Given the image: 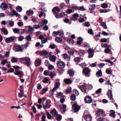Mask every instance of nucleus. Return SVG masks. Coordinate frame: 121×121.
I'll return each mask as SVG.
<instances>
[{"label":"nucleus","instance_id":"1","mask_svg":"<svg viewBox=\"0 0 121 121\" xmlns=\"http://www.w3.org/2000/svg\"><path fill=\"white\" fill-rule=\"evenodd\" d=\"M30 43L28 42H26L25 44L22 45L21 46L15 44L14 45V48L15 51L16 52H21L22 51V48H24L25 47L27 48L28 46V45L30 44Z\"/></svg>","mask_w":121,"mask_h":121},{"label":"nucleus","instance_id":"2","mask_svg":"<svg viewBox=\"0 0 121 121\" xmlns=\"http://www.w3.org/2000/svg\"><path fill=\"white\" fill-rule=\"evenodd\" d=\"M21 61L22 63L24 64V65L29 66L30 65V60L29 58L27 57H24L23 58H21Z\"/></svg>","mask_w":121,"mask_h":121},{"label":"nucleus","instance_id":"3","mask_svg":"<svg viewBox=\"0 0 121 121\" xmlns=\"http://www.w3.org/2000/svg\"><path fill=\"white\" fill-rule=\"evenodd\" d=\"M17 38L14 36H11L9 37L6 38L5 41L7 43H9L10 42H14L16 41Z\"/></svg>","mask_w":121,"mask_h":121},{"label":"nucleus","instance_id":"4","mask_svg":"<svg viewBox=\"0 0 121 121\" xmlns=\"http://www.w3.org/2000/svg\"><path fill=\"white\" fill-rule=\"evenodd\" d=\"M57 65L59 69H63L65 66V64L63 61H59L57 62Z\"/></svg>","mask_w":121,"mask_h":121},{"label":"nucleus","instance_id":"5","mask_svg":"<svg viewBox=\"0 0 121 121\" xmlns=\"http://www.w3.org/2000/svg\"><path fill=\"white\" fill-rule=\"evenodd\" d=\"M91 70L87 67H86L83 70V73L85 74L86 77H89L90 76V72Z\"/></svg>","mask_w":121,"mask_h":121},{"label":"nucleus","instance_id":"6","mask_svg":"<svg viewBox=\"0 0 121 121\" xmlns=\"http://www.w3.org/2000/svg\"><path fill=\"white\" fill-rule=\"evenodd\" d=\"M72 108L74 111L75 112L78 111L80 109V106L76 103L73 104L72 106Z\"/></svg>","mask_w":121,"mask_h":121},{"label":"nucleus","instance_id":"7","mask_svg":"<svg viewBox=\"0 0 121 121\" xmlns=\"http://www.w3.org/2000/svg\"><path fill=\"white\" fill-rule=\"evenodd\" d=\"M41 54L40 56H45L46 57H48L49 56V55H50V53H48L46 50L41 51Z\"/></svg>","mask_w":121,"mask_h":121},{"label":"nucleus","instance_id":"8","mask_svg":"<svg viewBox=\"0 0 121 121\" xmlns=\"http://www.w3.org/2000/svg\"><path fill=\"white\" fill-rule=\"evenodd\" d=\"M84 100L85 103L89 104L91 102L92 99L90 96H86Z\"/></svg>","mask_w":121,"mask_h":121},{"label":"nucleus","instance_id":"9","mask_svg":"<svg viewBox=\"0 0 121 121\" xmlns=\"http://www.w3.org/2000/svg\"><path fill=\"white\" fill-rule=\"evenodd\" d=\"M94 51V50L92 49L91 48L88 50L87 52L89 53V56H88L89 58H91L93 57V53Z\"/></svg>","mask_w":121,"mask_h":121},{"label":"nucleus","instance_id":"10","mask_svg":"<svg viewBox=\"0 0 121 121\" xmlns=\"http://www.w3.org/2000/svg\"><path fill=\"white\" fill-rule=\"evenodd\" d=\"M79 14L77 13H74L73 14L72 17H70V20L71 21H75L77 20V18L78 17Z\"/></svg>","mask_w":121,"mask_h":121},{"label":"nucleus","instance_id":"11","mask_svg":"<svg viewBox=\"0 0 121 121\" xmlns=\"http://www.w3.org/2000/svg\"><path fill=\"white\" fill-rule=\"evenodd\" d=\"M28 27L29 28L28 30L20 29V31H21L20 32L22 34H23L25 32L30 33V26H29Z\"/></svg>","mask_w":121,"mask_h":121},{"label":"nucleus","instance_id":"12","mask_svg":"<svg viewBox=\"0 0 121 121\" xmlns=\"http://www.w3.org/2000/svg\"><path fill=\"white\" fill-rule=\"evenodd\" d=\"M59 107L60 108V111L62 112H64L66 111V105L63 104L62 105H60Z\"/></svg>","mask_w":121,"mask_h":121},{"label":"nucleus","instance_id":"13","mask_svg":"<svg viewBox=\"0 0 121 121\" xmlns=\"http://www.w3.org/2000/svg\"><path fill=\"white\" fill-rule=\"evenodd\" d=\"M84 118L86 121H91L92 117L91 115H86L84 117Z\"/></svg>","mask_w":121,"mask_h":121},{"label":"nucleus","instance_id":"14","mask_svg":"<svg viewBox=\"0 0 121 121\" xmlns=\"http://www.w3.org/2000/svg\"><path fill=\"white\" fill-rule=\"evenodd\" d=\"M107 95H108V98L111 100H112L113 99L112 98V91L111 90H108V92L107 93Z\"/></svg>","mask_w":121,"mask_h":121},{"label":"nucleus","instance_id":"15","mask_svg":"<svg viewBox=\"0 0 121 121\" xmlns=\"http://www.w3.org/2000/svg\"><path fill=\"white\" fill-rule=\"evenodd\" d=\"M60 11V9L57 6L55 7L52 9V12L56 14L58 13Z\"/></svg>","mask_w":121,"mask_h":121},{"label":"nucleus","instance_id":"16","mask_svg":"<svg viewBox=\"0 0 121 121\" xmlns=\"http://www.w3.org/2000/svg\"><path fill=\"white\" fill-rule=\"evenodd\" d=\"M41 60L37 58L35 61V64L36 66H39L41 64Z\"/></svg>","mask_w":121,"mask_h":121},{"label":"nucleus","instance_id":"17","mask_svg":"<svg viewBox=\"0 0 121 121\" xmlns=\"http://www.w3.org/2000/svg\"><path fill=\"white\" fill-rule=\"evenodd\" d=\"M79 88L84 93H86L87 91V88L86 86L84 85H83L80 86Z\"/></svg>","mask_w":121,"mask_h":121},{"label":"nucleus","instance_id":"18","mask_svg":"<svg viewBox=\"0 0 121 121\" xmlns=\"http://www.w3.org/2000/svg\"><path fill=\"white\" fill-rule=\"evenodd\" d=\"M49 59L50 60L53 62L55 61L56 60V57L54 55H49Z\"/></svg>","mask_w":121,"mask_h":121},{"label":"nucleus","instance_id":"19","mask_svg":"<svg viewBox=\"0 0 121 121\" xmlns=\"http://www.w3.org/2000/svg\"><path fill=\"white\" fill-rule=\"evenodd\" d=\"M50 112L53 116H56L58 114V112L55 109H54L51 110Z\"/></svg>","mask_w":121,"mask_h":121},{"label":"nucleus","instance_id":"20","mask_svg":"<svg viewBox=\"0 0 121 121\" xmlns=\"http://www.w3.org/2000/svg\"><path fill=\"white\" fill-rule=\"evenodd\" d=\"M0 7L3 10H4L8 7L7 5L5 3H3L1 4Z\"/></svg>","mask_w":121,"mask_h":121},{"label":"nucleus","instance_id":"21","mask_svg":"<svg viewBox=\"0 0 121 121\" xmlns=\"http://www.w3.org/2000/svg\"><path fill=\"white\" fill-rule=\"evenodd\" d=\"M96 5L95 4L90 5L89 6V9L90 11H92L95 9Z\"/></svg>","mask_w":121,"mask_h":121},{"label":"nucleus","instance_id":"22","mask_svg":"<svg viewBox=\"0 0 121 121\" xmlns=\"http://www.w3.org/2000/svg\"><path fill=\"white\" fill-rule=\"evenodd\" d=\"M78 40L77 42V44L80 45L82 44V42L83 40L82 39L81 37H79L78 38Z\"/></svg>","mask_w":121,"mask_h":121},{"label":"nucleus","instance_id":"23","mask_svg":"<svg viewBox=\"0 0 121 121\" xmlns=\"http://www.w3.org/2000/svg\"><path fill=\"white\" fill-rule=\"evenodd\" d=\"M64 82L65 84H69L71 83L72 82V81L70 79H66L64 80Z\"/></svg>","mask_w":121,"mask_h":121},{"label":"nucleus","instance_id":"24","mask_svg":"<svg viewBox=\"0 0 121 121\" xmlns=\"http://www.w3.org/2000/svg\"><path fill=\"white\" fill-rule=\"evenodd\" d=\"M55 40L56 42L60 43L62 42V40L61 38L57 37L55 39Z\"/></svg>","mask_w":121,"mask_h":121},{"label":"nucleus","instance_id":"25","mask_svg":"<svg viewBox=\"0 0 121 121\" xmlns=\"http://www.w3.org/2000/svg\"><path fill=\"white\" fill-rule=\"evenodd\" d=\"M96 76L99 77L101 76L102 75V73L101 70H100L98 71L96 73Z\"/></svg>","mask_w":121,"mask_h":121},{"label":"nucleus","instance_id":"26","mask_svg":"<svg viewBox=\"0 0 121 121\" xmlns=\"http://www.w3.org/2000/svg\"><path fill=\"white\" fill-rule=\"evenodd\" d=\"M14 74L17 75H23V72L20 71H17V72H14Z\"/></svg>","mask_w":121,"mask_h":121},{"label":"nucleus","instance_id":"27","mask_svg":"<svg viewBox=\"0 0 121 121\" xmlns=\"http://www.w3.org/2000/svg\"><path fill=\"white\" fill-rule=\"evenodd\" d=\"M56 119L58 121H60L62 119V116L60 115H58L57 114L56 116H55Z\"/></svg>","mask_w":121,"mask_h":121},{"label":"nucleus","instance_id":"28","mask_svg":"<svg viewBox=\"0 0 121 121\" xmlns=\"http://www.w3.org/2000/svg\"><path fill=\"white\" fill-rule=\"evenodd\" d=\"M97 113L98 115L101 116L103 115V112L102 110L99 109L97 111Z\"/></svg>","mask_w":121,"mask_h":121},{"label":"nucleus","instance_id":"29","mask_svg":"<svg viewBox=\"0 0 121 121\" xmlns=\"http://www.w3.org/2000/svg\"><path fill=\"white\" fill-rule=\"evenodd\" d=\"M67 41L68 43L70 44H72L74 43V40L71 39H68Z\"/></svg>","mask_w":121,"mask_h":121},{"label":"nucleus","instance_id":"30","mask_svg":"<svg viewBox=\"0 0 121 121\" xmlns=\"http://www.w3.org/2000/svg\"><path fill=\"white\" fill-rule=\"evenodd\" d=\"M58 35L61 37H63L64 35L63 31L61 30L58 31Z\"/></svg>","mask_w":121,"mask_h":121},{"label":"nucleus","instance_id":"31","mask_svg":"<svg viewBox=\"0 0 121 121\" xmlns=\"http://www.w3.org/2000/svg\"><path fill=\"white\" fill-rule=\"evenodd\" d=\"M1 31H2L3 32L4 35H7L8 34V31L6 30V29L5 28L2 29H1Z\"/></svg>","mask_w":121,"mask_h":121},{"label":"nucleus","instance_id":"32","mask_svg":"<svg viewBox=\"0 0 121 121\" xmlns=\"http://www.w3.org/2000/svg\"><path fill=\"white\" fill-rule=\"evenodd\" d=\"M68 73L70 76H72L74 74V72L71 70H69L67 72Z\"/></svg>","mask_w":121,"mask_h":121},{"label":"nucleus","instance_id":"33","mask_svg":"<svg viewBox=\"0 0 121 121\" xmlns=\"http://www.w3.org/2000/svg\"><path fill=\"white\" fill-rule=\"evenodd\" d=\"M84 51L82 50H81L78 53V54L81 56H83L85 54Z\"/></svg>","mask_w":121,"mask_h":121},{"label":"nucleus","instance_id":"34","mask_svg":"<svg viewBox=\"0 0 121 121\" xmlns=\"http://www.w3.org/2000/svg\"><path fill=\"white\" fill-rule=\"evenodd\" d=\"M11 61L12 63L17 62L18 61V60L17 58L13 57L11 59Z\"/></svg>","mask_w":121,"mask_h":121},{"label":"nucleus","instance_id":"35","mask_svg":"<svg viewBox=\"0 0 121 121\" xmlns=\"http://www.w3.org/2000/svg\"><path fill=\"white\" fill-rule=\"evenodd\" d=\"M43 107L44 109H45V108L48 109L51 106V105L50 104L48 105V104H46L45 105L43 104Z\"/></svg>","mask_w":121,"mask_h":121},{"label":"nucleus","instance_id":"36","mask_svg":"<svg viewBox=\"0 0 121 121\" xmlns=\"http://www.w3.org/2000/svg\"><path fill=\"white\" fill-rule=\"evenodd\" d=\"M63 57L65 59H66L67 58L70 59V57L69 56H68V55L66 54H64L62 55Z\"/></svg>","mask_w":121,"mask_h":121},{"label":"nucleus","instance_id":"37","mask_svg":"<svg viewBox=\"0 0 121 121\" xmlns=\"http://www.w3.org/2000/svg\"><path fill=\"white\" fill-rule=\"evenodd\" d=\"M83 25L85 26L88 27L90 26V24L88 22H87L83 23Z\"/></svg>","mask_w":121,"mask_h":121},{"label":"nucleus","instance_id":"38","mask_svg":"<svg viewBox=\"0 0 121 121\" xmlns=\"http://www.w3.org/2000/svg\"><path fill=\"white\" fill-rule=\"evenodd\" d=\"M101 25L104 28L107 29V27L106 25V23L105 22H102L101 24Z\"/></svg>","mask_w":121,"mask_h":121},{"label":"nucleus","instance_id":"39","mask_svg":"<svg viewBox=\"0 0 121 121\" xmlns=\"http://www.w3.org/2000/svg\"><path fill=\"white\" fill-rule=\"evenodd\" d=\"M13 15L17 17H18L19 16V14L14 10H13L12 11Z\"/></svg>","mask_w":121,"mask_h":121},{"label":"nucleus","instance_id":"40","mask_svg":"<svg viewBox=\"0 0 121 121\" xmlns=\"http://www.w3.org/2000/svg\"><path fill=\"white\" fill-rule=\"evenodd\" d=\"M108 6V5L106 3H104L102 4L101 7L104 9H106L107 8Z\"/></svg>","mask_w":121,"mask_h":121},{"label":"nucleus","instance_id":"41","mask_svg":"<svg viewBox=\"0 0 121 121\" xmlns=\"http://www.w3.org/2000/svg\"><path fill=\"white\" fill-rule=\"evenodd\" d=\"M22 7L19 6H18L16 8V10L18 12H21L22 10Z\"/></svg>","mask_w":121,"mask_h":121},{"label":"nucleus","instance_id":"42","mask_svg":"<svg viewBox=\"0 0 121 121\" xmlns=\"http://www.w3.org/2000/svg\"><path fill=\"white\" fill-rule=\"evenodd\" d=\"M48 90V88H43L42 90V94L43 95L45 94L47 91Z\"/></svg>","mask_w":121,"mask_h":121},{"label":"nucleus","instance_id":"43","mask_svg":"<svg viewBox=\"0 0 121 121\" xmlns=\"http://www.w3.org/2000/svg\"><path fill=\"white\" fill-rule=\"evenodd\" d=\"M55 74L54 72H51L49 73V76L51 78H53Z\"/></svg>","mask_w":121,"mask_h":121},{"label":"nucleus","instance_id":"44","mask_svg":"<svg viewBox=\"0 0 121 121\" xmlns=\"http://www.w3.org/2000/svg\"><path fill=\"white\" fill-rule=\"evenodd\" d=\"M63 96V94L61 92L58 93H57V97L59 98H60L62 97Z\"/></svg>","mask_w":121,"mask_h":121},{"label":"nucleus","instance_id":"45","mask_svg":"<svg viewBox=\"0 0 121 121\" xmlns=\"http://www.w3.org/2000/svg\"><path fill=\"white\" fill-rule=\"evenodd\" d=\"M109 11V9H101L100 10V12L101 13H105L108 12Z\"/></svg>","mask_w":121,"mask_h":121},{"label":"nucleus","instance_id":"46","mask_svg":"<svg viewBox=\"0 0 121 121\" xmlns=\"http://www.w3.org/2000/svg\"><path fill=\"white\" fill-rule=\"evenodd\" d=\"M70 98L73 101H75L76 99V97L75 95L74 94L71 95Z\"/></svg>","mask_w":121,"mask_h":121},{"label":"nucleus","instance_id":"47","mask_svg":"<svg viewBox=\"0 0 121 121\" xmlns=\"http://www.w3.org/2000/svg\"><path fill=\"white\" fill-rule=\"evenodd\" d=\"M74 61L76 62H78L80 61V58L79 57H77L75 58L74 59Z\"/></svg>","mask_w":121,"mask_h":121},{"label":"nucleus","instance_id":"48","mask_svg":"<svg viewBox=\"0 0 121 121\" xmlns=\"http://www.w3.org/2000/svg\"><path fill=\"white\" fill-rule=\"evenodd\" d=\"M88 33L90 35H92L94 34L93 31L91 29H90L88 30Z\"/></svg>","mask_w":121,"mask_h":121},{"label":"nucleus","instance_id":"49","mask_svg":"<svg viewBox=\"0 0 121 121\" xmlns=\"http://www.w3.org/2000/svg\"><path fill=\"white\" fill-rule=\"evenodd\" d=\"M13 31L15 33H17L19 32V30L17 28H14L13 30Z\"/></svg>","mask_w":121,"mask_h":121},{"label":"nucleus","instance_id":"50","mask_svg":"<svg viewBox=\"0 0 121 121\" xmlns=\"http://www.w3.org/2000/svg\"><path fill=\"white\" fill-rule=\"evenodd\" d=\"M25 39L26 40L28 41L27 42H28L29 43L28 41H29L30 40V35H29L27 36H26L25 37Z\"/></svg>","mask_w":121,"mask_h":121},{"label":"nucleus","instance_id":"51","mask_svg":"<svg viewBox=\"0 0 121 121\" xmlns=\"http://www.w3.org/2000/svg\"><path fill=\"white\" fill-rule=\"evenodd\" d=\"M68 53L69 55L73 56L74 54V52L73 51H70L68 52Z\"/></svg>","mask_w":121,"mask_h":121},{"label":"nucleus","instance_id":"52","mask_svg":"<svg viewBox=\"0 0 121 121\" xmlns=\"http://www.w3.org/2000/svg\"><path fill=\"white\" fill-rule=\"evenodd\" d=\"M65 93L66 94H69L71 92V90L69 89H66L65 90Z\"/></svg>","mask_w":121,"mask_h":121},{"label":"nucleus","instance_id":"53","mask_svg":"<svg viewBox=\"0 0 121 121\" xmlns=\"http://www.w3.org/2000/svg\"><path fill=\"white\" fill-rule=\"evenodd\" d=\"M105 61L106 62H108L109 63H110L111 65H113V63L110 60L106 59L105 60Z\"/></svg>","mask_w":121,"mask_h":121},{"label":"nucleus","instance_id":"54","mask_svg":"<svg viewBox=\"0 0 121 121\" xmlns=\"http://www.w3.org/2000/svg\"><path fill=\"white\" fill-rule=\"evenodd\" d=\"M7 63V61L6 59L3 60L1 62V64L3 65H5L6 63Z\"/></svg>","mask_w":121,"mask_h":121},{"label":"nucleus","instance_id":"55","mask_svg":"<svg viewBox=\"0 0 121 121\" xmlns=\"http://www.w3.org/2000/svg\"><path fill=\"white\" fill-rule=\"evenodd\" d=\"M101 34V32H99L98 33V34H95V36L94 37V38H97L99 37H100V35Z\"/></svg>","mask_w":121,"mask_h":121},{"label":"nucleus","instance_id":"56","mask_svg":"<svg viewBox=\"0 0 121 121\" xmlns=\"http://www.w3.org/2000/svg\"><path fill=\"white\" fill-rule=\"evenodd\" d=\"M47 117L48 119H51L52 118V116L48 112H47Z\"/></svg>","mask_w":121,"mask_h":121},{"label":"nucleus","instance_id":"57","mask_svg":"<svg viewBox=\"0 0 121 121\" xmlns=\"http://www.w3.org/2000/svg\"><path fill=\"white\" fill-rule=\"evenodd\" d=\"M60 83L59 82H56L55 83V86L57 88H58L60 86Z\"/></svg>","mask_w":121,"mask_h":121},{"label":"nucleus","instance_id":"58","mask_svg":"<svg viewBox=\"0 0 121 121\" xmlns=\"http://www.w3.org/2000/svg\"><path fill=\"white\" fill-rule=\"evenodd\" d=\"M73 92L75 93L76 95H78L79 94L78 91L76 89H74L73 90Z\"/></svg>","mask_w":121,"mask_h":121},{"label":"nucleus","instance_id":"59","mask_svg":"<svg viewBox=\"0 0 121 121\" xmlns=\"http://www.w3.org/2000/svg\"><path fill=\"white\" fill-rule=\"evenodd\" d=\"M47 40L46 38H43L41 40V42L42 43H46L47 41Z\"/></svg>","mask_w":121,"mask_h":121},{"label":"nucleus","instance_id":"60","mask_svg":"<svg viewBox=\"0 0 121 121\" xmlns=\"http://www.w3.org/2000/svg\"><path fill=\"white\" fill-rule=\"evenodd\" d=\"M57 89L58 88H57L56 87L54 86L53 89L50 92V93H51V92H52V95L53 94L54 92L56 91Z\"/></svg>","mask_w":121,"mask_h":121},{"label":"nucleus","instance_id":"61","mask_svg":"<svg viewBox=\"0 0 121 121\" xmlns=\"http://www.w3.org/2000/svg\"><path fill=\"white\" fill-rule=\"evenodd\" d=\"M72 10L70 9H68L66 11V12L68 14L72 12Z\"/></svg>","mask_w":121,"mask_h":121},{"label":"nucleus","instance_id":"62","mask_svg":"<svg viewBox=\"0 0 121 121\" xmlns=\"http://www.w3.org/2000/svg\"><path fill=\"white\" fill-rule=\"evenodd\" d=\"M105 65V64L104 63H100L99 64L98 66L100 68H102Z\"/></svg>","mask_w":121,"mask_h":121},{"label":"nucleus","instance_id":"63","mask_svg":"<svg viewBox=\"0 0 121 121\" xmlns=\"http://www.w3.org/2000/svg\"><path fill=\"white\" fill-rule=\"evenodd\" d=\"M49 47L52 49H54L56 47V45L54 44H52L50 45Z\"/></svg>","mask_w":121,"mask_h":121},{"label":"nucleus","instance_id":"64","mask_svg":"<svg viewBox=\"0 0 121 121\" xmlns=\"http://www.w3.org/2000/svg\"><path fill=\"white\" fill-rule=\"evenodd\" d=\"M54 68V66L52 65H49L48 66V69L49 70L52 69Z\"/></svg>","mask_w":121,"mask_h":121}]
</instances>
